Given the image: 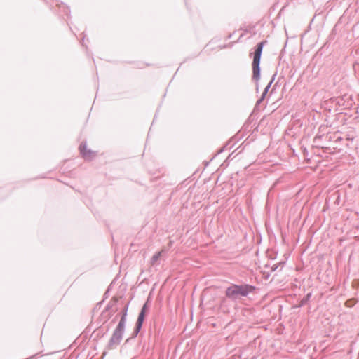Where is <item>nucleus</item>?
Listing matches in <instances>:
<instances>
[{"label": "nucleus", "mask_w": 359, "mask_h": 359, "mask_svg": "<svg viewBox=\"0 0 359 359\" xmlns=\"http://www.w3.org/2000/svg\"><path fill=\"white\" fill-rule=\"evenodd\" d=\"M264 41H262L259 43L257 46V49L255 51L254 53V59L252 62V69H253V77L255 79H258L259 77V62L261 58V55L263 49V46L264 44Z\"/></svg>", "instance_id": "nucleus-1"}, {"label": "nucleus", "mask_w": 359, "mask_h": 359, "mask_svg": "<svg viewBox=\"0 0 359 359\" xmlns=\"http://www.w3.org/2000/svg\"><path fill=\"white\" fill-rule=\"evenodd\" d=\"M238 285H233L229 287L226 292V295L230 297H233L238 294Z\"/></svg>", "instance_id": "nucleus-5"}, {"label": "nucleus", "mask_w": 359, "mask_h": 359, "mask_svg": "<svg viewBox=\"0 0 359 359\" xmlns=\"http://www.w3.org/2000/svg\"><path fill=\"white\" fill-rule=\"evenodd\" d=\"M238 294L245 295L248 292L247 287L238 286Z\"/></svg>", "instance_id": "nucleus-7"}, {"label": "nucleus", "mask_w": 359, "mask_h": 359, "mask_svg": "<svg viewBox=\"0 0 359 359\" xmlns=\"http://www.w3.org/2000/svg\"><path fill=\"white\" fill-rule=\"evenodd\" d=\"M161 252H158L153 255V257H151V261H150L151 265H154L157 262V261L160 259V257L161 256Z\"/></svg>", "instance_id": "nucleus-6"}, {"label": "nucleus", "mask_w": 359, "mask_h": 359, "mask_svg": "<svg viewBox=\"0 0 359 359\" xmlns=\"http://www.w3.org/2000/svg\"><path fill=\"white\" fill-rule=\"evenodd\" d=\"M145 309H146V305H144L143 306L140 313L139 314V316H138V318H137V330H139L141 327L142 324V323L144 321Z\"/></svg>", "instance_id": "nucleus-4"}, {"label": "nucleus", "mask_w": 359, "mask_h": 359, "mask_svg": "<svg viewBox=\"0 0 359 359\" xmlns=\"http://www.w3.org/2000/svg\"><path fill=\"white\" fill-rule=\"evenodd\" d=\"M126 314H127V312L126 311L124 312L112 337H111V343L118 344L121 341V340L122 339V334L123 332V330H124Z\"/></svg>", "instance_id": "nucleus-2"}, {"label": "nucleus", "mask_w": 359, "mask_h": 359, "mask_svg": "<svg viewBox=\"0 0 359 359\" xmlns=\"http://www.w3.org/2000/svg\"><path fill=\"white\" fill-rule=\"evenodd\" d=\"M79 150L82 156L87 160H90L95 156V153L89 149L86 144H81Z\"/></svg>", "instance_id": "nucleus-3"}]
</instances>
